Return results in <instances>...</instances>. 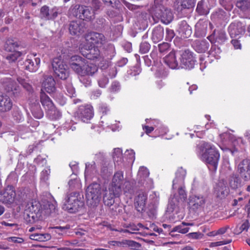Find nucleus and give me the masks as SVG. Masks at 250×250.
Returning a JSON list of instances; mask_svg holds the SVG:
<instances>
[{"label":"nucleus","mask_w":250,"mask_h":250,"mask_svg":"<svg viewBox=\"0 0 250 250\" xmlns=\"http://www.w3.org/2000/svg\"><path fill=\"white\" fill-rule=\"evenodd\" d=\"M51 238V235L49 233H35L30 235L31 239L40 242L47 241L50 240Z\"/></svg>","instance_id":"f704fd0d"},{"label":"nucleus","mask_w":250,"mask_h":250,"mask_svg":"<svg viewBox=\"0 0 250 250\" xmlns=\"http://www.w3.org/2000/svg\"><path fill=\"white\" fill-rule=\"evenodd\" d=\"M150 49V44L147 42H143L140 46V51L142 54H145L148 52Z\"/></svg>","instance_id":"3c124183"},{"label":"nucleus","mask_w":250,"mask_h":250,"mask_svg":"<svg viewBox=\"0 0 250 250\" xmlns=\"http://www.w3.org/2000/svg\"><path fill=\"white\" fill-rule=\"evenodd\" d=\"M124 173L122 171L116 172L113 177L112 182L109 185L108 189L105 190L104 195V202L106 206L109 207L113 211V213L122 211L119 206L114 203V198L119 197L122 193V185L124 182Z\"/></svg>","instance_id":"f257e3e1"},{"label":"nucleus","mask_w":250,"mask_h":250,"mask_svg":"<svg viewBox=\"0 0 250 250\" xmlns=\"http://www.w3.org/2000/svg\"><path fill=\"white\" fill-rule=\"evenodd\" d=\"M18 46L19 44L17 41L13 39H9L6 41L4 47L6 51L13 52L15 51V48L18 47Z\"/></svg>","instance_id":"a19ab883"},{"label":"nucleus","mask_w":250,"mask_h":250,"mask_svg":"<svg viewBox=\"0 0 250 250\" xmlns=\"http://www.w3.org/2000/svg\"><path fill=\"white\" fill-rule=\"evenodd\" d=\"M167 0H154V16L165 24L169 23L173 19V15L171 10L164 5Z\"/></svg>","instance_id":"7ed1b4c3"},{"label":"nucleus","mask_w":250,"mask_h":250,"mask_svg":"<svg viewBox=\"0 0 250 250\" xmlns=\"http://www.w3.org/2000/svg\"><path fill=\"white\" fill-rule=\"evenodd\" d=\"M108 83V79L105 76H102L98 80V84L102 88L105 87Z\"/></svg>","instance_id":"052dcab7"},{"label":"nucleus","mask_w":250,"mask_h":250,"mask_svg":"<svg viewBox=\"0 0 250 250\" xmlns=\"http://www.w3.org/2000/svg\"><path fill=\"white\" fill-rule=\"evenodd\" d=\"M239 175L233 174L230 177L229 184L232 189H237L241 186V181Z\"/></svg>","instance_id":"58836bf2"},{"label":"nucleus","mask_w":250,"mask_h":250,"mask_svg":"<svg viewBox=\"0 0 250 250\" xmlns=\"http://www.w3.org/2000/svg\"><path fill=\"white\" fill-rule=\"evenodd\" d=\"M147 199V194L144 191L138 192L137 196L135 198L134 205L136 209L139 211H142L145 207Z\"/></svg>","instance_id":"b1692460"},{"label":"nucleus","mask_w":250,"mask_h":250,"mask_svg":"<svg viewBox=\"0 0 250 250\" xmlns=\"http://www.w3.org/2000/svg\"><path fill=\"white\" fill-rule=\"evenodd\" d=\"M40 99L42 106L46 111L55 106L50 98L44 92L41 93Z\"/></svg>","instance_id":"473e14b6"},{"label":"nucleus","mask_w":250,"mask_h":250,"mask_svg":"<svg viewBox=\"0 0 250 250\" xmlns=\"http://www.w3.org/2000/svg\"><path fill=\"white\" fill-rule=\"evenodd\" d=\"M84 23L81 20L74 21L70 22L69 30L71 34L79 35L84 32Z\"/></svg>","instance_id":"aec40b11"},{"label":"nucleus","mask_w":250,"mask_h":250,"mask_svg":"<svg viewBox=\"0 0 250 250\" xmlns=\"http://www.w3.org/2000/svg\"><path fill=\"white\" fill-rule=\"evenodd\" d=\"M149 175V171L146 167H140L138 172V176H139L140 178L145 179L146 178H147Z\"/></svg>","instance_id":"8fccbe9b"},{"label":"nucleus","mask_w":250,"mask_h":250,"mask_svg":"<svg viewBox=\"0 0 250 250\" xmlns=\"http://www.w3.org/2000/svg\"><path fill=\"white\" fill-rule=\"evenodd\" d=\"M84 205L79 192H73L68 194L64 199L62 208L70 213H75Z\"/></svg>","instance_id":"20e7f679"},{"label":"nucleus","mask_w":250,"mask_h":250,"mask_svg":"<svg viewBox=\"0 0 250 250\" xmlns=\"http://www.w3.org/2000/svg\"><path fill=\"white\" fill-rule=\"evenodd\" d=\"M43 208L47 214H51L55 212L57 203L52 197L48 200H44L43 201Z\"/></svg>","instance_id":"393cba45"},{"label":"nucleus","mask_w":250,"mask_h":250,"mask_svg":"<svg viewBox=\"0 0 250 250\" xmlns=\"http://www.w3.org/2000/svg\"><path fill=\"white\" fill-rule=\"evenodd\" d=\"M91 5L94 8V10H97L100 8L102 6V3L99 0H93Z\"/></svg>","instance_id":"774afa93"},{"label":"nucleus","mask_w":250,"mask_h":250,"mask_svg":"<svg viewBox=\"0 0 250 250\" xmlns=\"http://www.w3.org/2000/svg\"><path fill=\"white\" fill-rule=\"evenodd\" d=\"M195 3V0H176L174 6L178 12H182L184 10L193 8Z\"/></svg>","instance_id":"5701e85b"},{"label":"nucleus","mask_w":250,"mask_h":250,"mask_svg":"<svg viewBox=\"0 0 250 250\" xmlns=\"http://www.w3.org/2000/svg\"><path fill=\"white\" fill-rule=\"evenodd\" d=\"M175 36V33L172 29L167 28L166 29V40L167 41H171Z\"/></svg>","instance_id":"680f3d73"},{"label":"nucleus","mask_w":250,"mask_h":250,"mask_svg":"<svg viewBox=\"0 0 250 250\" xmlns=\"http://www.w3.org/2000/svg\"><path fill=\"white\" fill-rule=\"evenodd\" d=\"M98 70V67L96 65L89 63H86L85 66L83 68V73L82 75H93Z\"/></svg>","instance_id":"4c0bfd02"},{"label":"nucleus","mask_w":250,"mask_h":250,"mask_svg":"<svg viewBox=\"0 0 250 250\" xmlns=\"http://www.w3.org/2000/svg\"><path fill=\"white\" fill-rule=\"evenodd\" d=\"M195 59L193 53L189 50H185L181 54V64L186 69H191L194 67Z\"/></svg>","instance_id":"f8f14e48"},{"label":"nucleus","mask_w":250,"mask_h":250,"mask_svg":"<svg viewBox=\"0 0 250 250\" xmlns=\"http://www.w3.org/2000/svg\"><path fill=\"white\" fill-rule=\"evenodd\" d=\"M232 240L231 239L226 241H221L218 242H212L210 244V247H217L221 245H223L231 243Z\"/></svg>","instance_id":"69168bd1"},{"label":"nucleus","mask_w":250,"mask_h":250,"mask_svg":"<svg viewBox=\"0 0 250 250\" xmlns=\"http://www.w3.org/2000/svg\"><path fill=\"white\" fill-rule=\"evenodd\" d=\"M192 45L194 49L197 52L202 53L208 50L209 46V44L206 40H196L193 42Z\"/></svg>","instance_id":"bb28decb"},{"label":"nucleus","mask_w":250,"mask_h":250,"mask_svg":"<svg viewBox=\"0 0 250 250\" xmlns=\"http://www.w3.org/2000/svg\"><path fill=\"white\" fill-rule=\"evenodd\" d=\"M199 156L200 159L206 162L208 168L215 171L217 168L220 154L216 147L208 143H204L199 146Z\"/></svg>","instance_id":"f03ea898"},{"label":"nucleus","mask_w":250,"mask_h":250,"mask_svg":"<svg viewBox=\"0 0 250 250\" xmlns=\"http://www.w3.org/2000/svg\"><path fill=\"white\" fill-rule=\"evenodd\" d=\"M77 117L83 122H87L93 116V109L91 105H81L76 112Z\"/></svg>","instance_id":"9b49d317"},{"label":"nucleus","mask_w":250,"mask_h":250,"mask_svg":"<svg viewBox=\"0 0 250 250\" xmlns=\"http://www.w3.org/2000/svg\"><path fill=\"white\" fill-rule=\"evenodd\" d=\"M52 67L56 76L62 80H66L69 76L68 66L62 60L56 58L53 60Z\"/></svg>","instance_id":"423d86ee"},{"label":"nucleus","mask_w":250,"mask_h":250,"mask_svg":"<svg viewBox=\"0 0 250 250\" xmlns=\"http://www.w3.org/2000/svg\"><path fill=\"white\" fill-rule=\"evenodd\" d=\"M228 30L231 38H236L244 33L245 26L241 22L235 21L229 25Z\"/></svg>","instance_id":"2eb2a0df"},{"label":"nucleus","mask_w":250,"mask_h":250,"mask_svg":"<svg viewBox=\"0 0 250 250\" xmlns=\"http://www.w3.org/2000/svg\"><path fill=\"white\" fill-rule=\"evenodd\" d=\"M53 16L49 15L48 7L44 6L41 9V18L44 20H51L55 18L58 15V12H54Z\"/></svg>","instance_id":"c9c22d12"},{"label":"nucleus","mask_w":250,"mask_h":250,"mask_svg":"<svg viewBox=\"0 0 250 250\" xmlns=\"http://www.w3.org/2000/svg\"><path fill=\"white\" fill-rule=\"evenodd\" d=\"M24 67L27 70L30 72H35L38 69L37 65L35 64V62L30 59H27L24 62Z\"/></svg>","instance_id":"37998d69"},{"label":"nucleus","mask_w":250,"mask_h":250,"mask_svg":"<svg viewBox=\"0 0 250 250\" xmlns=\"http://www.w3.org/2000/svg\"><path fill=\"white\" fill-rule=\"evenodd\" d=\"M185 186L178 187L179 196L174 195L172 197H170L169 200V204L173 209L176 206L178 205L179 203L183 202L187 198V193L185 190Z\"/></svg>","instance_id":"a211bd4d"},{"label":"nucleus","mask_w":250,"mask_h":250,"mask_svg":"<svg viewBox=\"0 0 250 250\" xmlns=\"http://www.w3.org/2000/svg\"><path fill=\"white\" fill-rule=\"evenodd\" d=\"M237 6L244 11H250V0H239L237 2Z\"/></svg>","instance_id":"c03bdc74"},{"label":"nucleus","mask_w":250,"mask_h":250,"mask_svg":"<svg viewBox=\"0 0 250 250\" xmlns=\"http://www.w3.org/2000/svg\"><path fill=\"white\" fill-rule=\"evenodd\" d=\"M12 107V102L10 98L5 95H0V111L6 112Z\"/></svg>","instance_id":"a878e982"},{"label":"nucleus","mask_w":250,"mask_h":250,"mask_svg":"<svg viewBox=\"0 0 250 250\" xmlns=\"http://www.w3.org/2000/svg\"><path fill=\"white\" fill-rule=\"evenodd\" d=\"M87 63L86 60L79 56H72L69 61L70 68L79 75L83 73V68Z\"/></svg>","instance_id":"6e6552de"},{"label":"nucleus","mask_w":250,"mask_h":250,"mask_svg":"<svg viewBox=\"0 0 250 250\" xmlns=\"http://www.w3.org/2000/svg\"><path fill=\"white\" fill-rule=\"evenodd\" d=\"M9 242H12L14 243L21 244L23 242L24 240L22 238L17 237H11L8 238Z\"/></svg>","instance_id":"338daca9"},{"label":"nucleus","mask_w":250,"mask_h":250,"mask_svg":"<svg viewBox=\"0 0 250 250\" xmlns=\"http://www.w3.org/2000/svg\"><path fill=\"white\" fill-rule=\"evenodd\" d=\"M0 86L2 87L7 92L17 91L19 88L16 82L10 78H3L0 80Z\"/></svg>","instance_id":"6ab92c4d"},{"label":"nucleus","mask_w":250,"mask_h":250,"mask_svg":"<svg viewBox=\"0 0 250 250\" xmlns=\"http://www.w3.org/2000/svg\"><path fill=\"white\" fill-rule=\"evenodd\" d=\"M29 214L28 216L33 220H38L41 216L42 206L36 201L32 202L28 204V208Z\"/></svg>","instance_id":"4468645a"},{"label":"nucleus","mask_w":250,"mask_h":250,"mask_svg":"<svg viewBox=\"0 0 250 250\" xmlns=\"http://www.w3.org/2000/svg\"><path fill=\"white\" fill-rule=\"evenodd\" d=\"M80 51L83 56L89 60L95 61H101L103 60V57L98 47L88 49L84 47H82Z\"/></svg>","instance_id":"ddd939ff"},{"label":"nucleus","mask_w":250,"mask_h":250,"mask_svg":"<svg viewBox=\"0 0 250 250\" xmlns=\"http://www.w3.org/2000/svg\"><path fill=\"white\" fill-rule=\"evenodd\" d=\"M169 44L167 42H163L158 45L159 50L161 53H165L169 49Z\"/></svg>","instance_id":"6e6d98bb"},{"label":"nucleus","mask_w":250,"mask_h":250,"mask_svg":"<svg viewBox=\"0 0 250 250\" xmlns=\"http://www.w3.org/2000/svg\"><path fill=\"white\" fill-rule=\"evenodd\" d=\"M196 11L200 15H207L209 13V8L205 2L201 0L197 4Z\"/></svg>","instance_id":"79ce46f5"},{"label":"nucleus","mask_w":250,"mask_h":250,"mask_svg":"<svg viewBox=\"0 0 250 250\" xmlns=\"http://www.w3.org/2000/svg\"><path fill=\"white\" fill-rule=\"evenodd\" d=\"M237 171L240 177L245 181L250 180V160L244 159L237 165Z\"/></svg>","instance_id":"0eeeda50"},{"label":"nucleus","mask_w":250,"mask_h":250,"mask_svg":"<svg viewBox=\"0 0 250 250\" xmlns=\"http://www.w3.org/2000/svg\"><path fill=\"white\" fill-rule=\"evenodd\" d=\"M21 55V53L20 51H13V52L6 56V59L9 62H15L18 58Z\"/></svg>","instance_id":"de8ad7c7"},{"label":"nucleus","mask_w":250,"mask_h":250,"mask_svg":"<svg viewBox=\"0 0 250 250\" xmlns=\"http://www.w3.org/2000/svg\"><path fill=\"white\" fill-rule=\"evenodd\" d=\"M113 159L115 162L118 164L119 162H121L122 161V153L121 149L117 148L114 149Z\"/></svg>","instance_id":"49530a36"},{"label":"nucleus","mask_w":250,"mask_h":250,"mask_svg":"<svg viewBox=\"0 0 250 250\" xmlns=\"http://www.w3.org/2000/svg\"><path fill=\"white\" fill-rule=\"evenodd\" d=\"M231 1L232 0H220L221 4L228 11L231 10L233 7Z\"/></svg>","instance_id":"603ef678"},{"label":"nucleus","mask_w":250,"mask_h":250,"mask_svg":"<svg viewBox=\"0 0 250 250\" xmlns=\"http://www.w3.org/2000/svg\"><path fill=\"white\" fill-rule=\"evenodd\" d=\"M47 116L51 120H57L62 116L61 112L55 106L46 111Z\"/></svg>","instance_id":"ea45409f"},{"label":"nucleus","mask_w":250,"mask_h":250,"mask_svg":"<svg viewBox=\"0 0 250 250\" xmlns=\"http://www.w3.org/2000/svg\"><path fill=\"white\" fill-rule=\"evenodd\" d=\"M86 42L91 44L96 45L99 47L104 45L106 42V39L104 36L101 33L97 32H90L85 36Z\"/></svg>","instance_id":"9d476101"},{"label":"nucleus","mask_w":250,"mask_h":250,"mask_svg":"<svg viewBox=\"0 0 250 250\" xmlns=\"http://www.w3.org/2000/svg\"><path fill=\"white\" fill-rule=\"evenodd\" d=\"M206 203V199L202 195H192L189 197V205L190 208L195 210H201Z\"/></svg>","instance_id":"f3484780"},{"label":"nucleus","mask_w":250,"mask_h":250,"mask_svg":"<svg viewBox=\"0 0 250 250\" xmlns=\"http://www.w3.org/2000/svg\"><path fill=\"white\" fill-rule=\"evenodd\" d=\"M179 32L181 37L183 38L189 37L192 33L191 27L185 21H182L181 22L179 28Z\"/></svg>","instance_id":"7c9ffc66"},{"label":"nucleus","mask_w":250,"mask_h":250,"mask_svg":"<svg viewBox=\"0 0 250 250\" xmlns=\"http://www.w3.org/2000/svg\"><path fill=\"white\" fill-rule=\"evenodd\" d=\"M81 19L83 20L90 21L95 18L94 12L91 10V8L83 6L81 13Z\"/></svg>","instance_id":"2f4dec72"},{"label":"nucleus","mask_w":250,"mask_h":250,"mask_svg":"<svg viewBox=\"0 0 250 250\" xmlns=\"http://www.w3.org/2000/svg\"><path fill=\"white\" fill-rule=\"evenodd\" d=\"M93 164L90 163H86L85 164V174H89V173L93 172L96 169V166L95 162H93Z\"/></svg>","instance_id":"4d7b16f0"},{"label":"nucleus","mask_w":250,"mask_h":250,"mask_svg":"<svg viewBox=\"0 0 250 250\" xmlns=\"http://www.w3.org/2000/svg\"><path fill=\"white\" fill-rule=\"evenodd\" d=\"M208 23L206 21H200L195 25V35L197 37H203L206 35Z\"/></svg>","instance_id":"cd10ccee"},{"label":"nucleus","mask_w":250,"mask_h":250,"mask_svg":"<svg viewBox=\"0 0 250 250\" xmlns=\"http://www.w3.org/2000/svg\"><path fill=\"white\" fill-rule=\"evenodd\" d=\"M56 82L51 76L44 75L42 83V91L48 93H54L56 90Z\"/></svg>","instance_id":"dca6fc26"},{"label":"nucleus","mask_w":250,"mask_h":250,"mask_svg":"<svg viewBox=\"0 0 250 250\" xmlns=\"http://www.w3.org/2000/svg\"><path fill=\"white\" fill-rule=\"evenodd\" d=\"M49 174V169H44L41 173V179L44 182L46 181L48 179Z\"/></svg>","instance_id":"0e129e2a"},{"label":"nucleus","mask_w":250,"mask_h":250,"mask_svg":"<svg viewBox=\"0 0 250 250\" xmlns=\"http://www.w3.org/2000/svg\"><path fill=\"white\" fill-rule=\"evenodd\" d=\"M175 174V178L173 181V189H176L178 187L185 186L184 179L186 175V171L182 167H181L177 170Z\"/></svg>","instance_id":"4be33fe9"},{"label":"nucleus","mask_w":250,"mask_h":250,"mask_svg":"<svg viewBox=\"0 0 250 250\" xmlns=\"http://www.w3.org/2000/svg\"><path fill=\"white\" fill-rule=\"evenodd\" d=\"M120 89V84L118 82H114L112 83L109 88L111 92H116L118 91Z\"/></svg>","instance_id":"e2e57ef3"},{"label":"nucleus","mask_w":250,"mask_h":250,"mask_svg":"<svg viewBox=\"0 0 250 250\" xmlns=\"http://www.w3.org/2000/svg\"><path fill=\"white\" fill-rule=\"evenodd\" d=\"M229 193V189L226 182L224 180L220 181L215 188L214 194L216 196L220 199L224 198Z\"/></svg>","instance_id":"412c9836"},{"label":"nucleus","mask_w":250,"mask_h":250,"mask_svg":"<svg viewBox=\"0 0 250 250\" xmlns=\"http://www.w3.org/2000/svg\"><path fill=\"white\" fill-rule=\"evenodd\" d=\"M226 35L224 31H219L217 32V36L216 37V42L219 43H222L226 40Z\"/></svg>","instance_id":"09e8293b"},{"label":"nucleus","mask_w":250,"mask_h":250,"mask_svg":"<svg viewBox=\"0 0 250 250\" xmlns=\"http://www.w3.org/2000/svg\"><path fill=\"white\" fill-rule=\"evenodd\" d=\"M16 197V193L12 186H7L3 190L0 191V202L6 205L12 204Z\"/></svg>","instance_id":"1a4fd4ad"},{"label":"nucleus","mask_w":250,"mask_h":250,"mask_svg":"<svg viewBox=\"0 0 250 250\" xmlns=\"http://www.w3.org/2000/svg\"><path fill=\"white\" fill-rule=\"evenodd\" d=\"M123 246H126L133 250L139 249L141 245L138 242L130 240H123Z\"/></svg>","instance_id":"a18cd8bd"},{"label":"nucleus","mask_w":250,"mask_h":250,"mask_svg":"<svg viewBox=\"0 0 250 250\" xmlns=\"http://www.w3.org/2000/svg\"><path fill=\"white\" fill-rule=\"evenodd\" d=\"M102 194L101 185L97 183L90 185L86 191L87 204L92 207H96L99 203Z\"/></svg>","instance_id":"39448f33"},{"label":"nucleus","mask_w":250,"mask_h":250,"mask_svg":"<svg viewBox=\"0 0 250 250\" xmlns=\"http://www.w3.org/2000/svg\"><path fill=\"white\" fill-rule=\"evenodd\" d=\"M122 189L125 193H131L132 191V186L131 183L129 181H125L122 188Z\"/></svg>","instance_id":"5fc2aeb1"},{"label":"nucleus","mask_w":250,"mask_h":250,"mask_svg":"<svg viewBox=\"0 0 250 250\" xmlns=\"http://www.w3.org/2000/svg\"><path fill=\"white\" fill-rule=\"evenodd\" d=\"M71 189L79 188L80 187V181L77 179H71L68 182Z\"/></svg>","instance_id":"13d9d810"},{"label":"nucleus","mask_w":250,"mask_h":250,"mask_svg":"<svg viewBox=\"0 0 250 250\" xmlns=\"http://www.w3.org/2000/svg\"><path fill=\"white\" fill-rule=\"evenodd\" d=\"M37 111H36L35 108H32V112L33 115L37 119H41L43 117V113L40 107L37 106Z\"/></svg>","instance_id":"864d4df0"},{"label":"nucleus","mask_w":250,"mask_h":250,"mask_svg":"<svg viewBox=\"0 0 250 250\" xmlns=\"http://www.w3.org/2000/svg\"><path fill=\"white\" fill-rule=\"evenodd\" d=\"M193 225V224L192 223L183 222L180 225L173 228L171 232H178L181 233L185 234L188 232L189 230V228L187 227V226H191Z\"/></svg>","instance_id":"e433bc0d"},{"label":"nucleus","mask_w":250,"mask_h":250,"mask_svg":"<svg viewBox=\"0 0 250 250\" xmlns=\"http://www.w3.org/2000/svg\"><path fill=\"white\" fill-rule=\"evenodd\" d=\"M164 61L166 64L172 69L176 68L178 66V62L176 60L174 51H171L168 55L164 58Z\"/></svg>","instance_id":"c85d7f7f"},{"label":"nucleus","mask_w":250,"mask_h":250,"mask_svg":"<svg viewBox=\"0 0 250 250\" xmlns=\"http://www.w3.org/2000/svg\"><path fill=\"white\" fill-rule=\"evenodd\" d=\"M250 228V224L248 220H246L241 225L239 229H236V231L238 233H240L242 231L244 230L247 231Z\"/></svg>","instance_id":"bf43d9fd"},{"label":"nucleus","mask_w":250,"mask_h":250,"mask_svg":"<svg viewBox=\"0 0 250 250\" xmlns=\"http://www.w3.org/2000/svg\"><path fill=\"white\" fill-rule=\"evenodd\" d=\"M164 36V29L160 25L155 27L152 30L151 39L154 42L162 40Z\"/></svg>","instance_id":"c756f323"},{"label":"nucleus","mask_w":250,"mask_h":250,"mask_svg":"<svg viewBox=\"0 0 250 250\" xmlns=\"http://www.w3.org/2000/svg\"><path fill=\"white\" fill-rule=\"evenodd\" d=\"M83 5L79 4L72 5L69 9V14L70 16L78 17L81 19V13L83 8Z\"/></svg>","instance_id":"72a5a7b5"}]
</instances>
